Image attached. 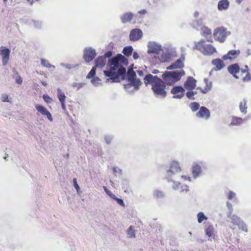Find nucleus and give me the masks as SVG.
Wrapping results in <instances>:
<instances>
[{
	"label": "nucleus",
	"mask_w": 251,
	"mask_h": 251,
	"mask_svg": "<svg viewBox=\"0 0 251 251\" xmlns=\"http://www.w3.org/2000/svg\"><path fill=\"white\" fill-rule=\"evenodd\" d=\"M128 63L127 58L121 54H118L110 59L108 62L109 70L103 71L105 75L109 77L106 79V82H119L120 76L124 80L126 76V69L123 65L126 66Z\"/></svg>",
	"instance_id": "f257e3e1"
},
{
	"label": "nucleus",
	"mask_w": 251,
	"mask_h": 251,
	"mask_svg": "<svg viewBox=\"0 0 251 251\" xmlns=\"http://www.w3.org/2000/svg\"><path fill=\"white\" fill-rule=\"evenodd\" d=\"M145 84L147 85L151 84L152 85V90L156 96L165 98L167 95L165 91L166 85L163 81L157 76L148 74L144 78Z\"/></svg>",
	"instance_id": "f03ea898"
},
{
	"label": "nucleus",
	"mask_w": 251,
	"mask_h": 251,
	"mask_svg": "<svg viewBox=\"0 0 251 251\" xmlns=\"http://www.w3.org/2000/svg\"><path fill=\"white\" fill-rule=\"evenodd\" d=\"M195 48L200 50L204 55H211L216 52L214 47L205 43L204 40H201L195 45Z\"/></svg>",
	"instance_id": "7ed1b4c3"
},
{
	"label": "nucleus",
	"mask_w": 251,
	"mask_h": 251,
	"mask_svg": "<svg viewBox=\"0 0 251 251\" xmlns=\"http://www.w3.org/2000/svg\"><path fill=\"white\" fill-rule=\"evenodd\" d=\"M181 171V168L178 162L173 161L171 162L170 169L166 171V178L169 182L171 180L173 176Z\"/></svg>",
	"instance_id": "20e7f679"
},
{
	"label": "nucleus",
	"mask_w": 251,
	"mask_h": 251,
	"mask_svg": "<svg viewBox=\"0 0 251 251\" xmlns=\"http://www.w3.org/2000/svg\"><path fill=\"white\" fill-rule=\"evenodd\" d=\"M227 217L229 218L231 223L238 226L240 229L247 232L248 228L246 225L238 216L235 214L232 215L230 213H227Z\"/></svg>",
	"instance_id": "39448f33"
},
{
	"label": "nucleus",
	"mask_w": 251,
	"mask_h": 251,
	"mask_svg": "<svg viewBox=\"0 0 251 251\" xmlns=\"http://www.w3.org/2000/svg\"><path fill=\"white\" fill-rule=\"evenodd\" d=\"M207 164L203 161L194 162L192 168L193 176L194 178H197L201 173V168L206 169Z\"/></svg>",
	"instance_id": "423d86ee"
},
{
	"label": "nucleus",
	"mask_w": 251,
	"mask_h": 251,
	"mask_svg": "<svg viewBox=\"0 0 251 251\" xmlns=\"http://www.w3.org/2000/svg\"><path fill=\"white\" fill-rule=\"evenodd\" d=\"M227 36V32L226 28L220 27L215 30L214 32V37L216 40L220 42H223Z\"/></svg>",
	"instance_id": "0eeeda50"
},
{
	"label": "nucleus",
	"mask_w": 251,
	"mask_h": 251,
	"mask_svg": "<svg viewBox=\"0 0 251 251\" xmlns=\"http://www.w3.org/2000/svg\"><path fill=\"white\" fill-rule=\"evenodd\" d=\"M10 50L5 46L0 47V56L1 57V61L3 66L6 65L9 60Z\"/></svg>",
	"instance_id": "6e6552de"
},
{
	"label": "nucleus",
	"mask_w": 251,
	"mask_h": 251,
	"mask_svg": "<svg viewBox=\"0 0 251 251\" xmlns=\"http://www.w3.org/2000/svg\"><path fill=\"white\" fill-rule=\"evenodd\" d=\"M96 54V51L95 49L91 47H87L84 50L83 58L86 62H89L93 60Z\"/></svg>",
	"instance_id": "1a4fd4ad"
},
{
	"label": "nucleus",
	"mask_w": 251,
	"mask_h": 251,
	"mask_svg": "<svg viewBox=\"0 0 251 251\" xmlns=\"http://www.w3.org/2000/svg\"><path fill=\"white\" fill-rule=\"evenodd\" d=\"M148 53L158 54L162 50L161 45L155 42L150 41L148 44Z\"/></svg>",
	"instance_id": "9d476101"
},
{
	"label": "nucleus",
	"mask_w": 251,
	"mask_h": 251,
	"mask_svg": "<svg viewBox=\"0 0 251 251\" xmlns=\"http://www.w3.org/2000/svg\"><path fill=\"white\" fill-rule=\"evenodd\" d=\"M143 36L142 30L139 28H134L130 31L129 39L132 41H138Z\"/></svg>",
	"instance_id": "9b49d317"
},
{
	"label": "nucleus",
	"mask_w": 251,
	"mask_h": 251,
	"mask_svg": "<svg viewBox=\"0 0 251 251\" xmlns=\"http://www.w3.org/2000/svg\"><path fill=\"white\" fill-rule=\"evenodd\" d=\"M196 80L192 76H188L184 83V88L188 90H192L196 86Z\"/></svg>",
	"instance_id": "f8f14e48"
},
{
	"label": "nucleus",
	"mask_w": 251,
	"mask_h": 251,
	"mask_svg": "<svg viewBox=\"0 0 251 251\" xmlns=\"http://www.w3.org/2000/svg\"><path fill=\"white\" fill-rule=\"evenodd\" d=\"M35 107L38 112L40 113L43 115L46 116L50 121H53V118L51 113L46 108L39 104H36Z\"/></svg>",
	"instance_id": "ddd939ff"
},
{
	"label": "nucleus",
	"mask_w": 251,
	"mask_h": 251,
	"mask_svg": "<svg viewBox=\"0 0 251 251\" xmlns=\"http://www.w3.org/2000/svg\"><path fill=\"white\" fill-rule=\"evenodd\" d=\"M197 117L208 120L210 117L209 110L204 106H201L199 111L196 114Z\"/></svg>",
	"instance_id": "4468645a"
},
{
	"label": "nucleus",
	"mask_w": 251,
	"mask_h": 251,
	"mask_svg": "<svg viewBox=\"0 0 251 251\" xmlns=\"http://www.w3.org/2000/svg\"><path fill=\"white\" fill-rule=\"evenodd\" d=\"M184 57L182 56L181 58H179L176 60L175 62L169 66L167 69V70H173L176 69H181L184 67L183 61L184 60Z\"/></svg>",
	"instance_id": "2eb2a0df"
},
{
	"label": "nucleus",
	"mask_w": 251,
	"mask_h": 251,
	"mask_svg": "<svg viewBox=\"0 0 251 251\" xmlns=\"http://www.w3.org/2000/svg\"><path fill=\"white\" fill-rule=\"evenodd\" d=\"M162 77L164 80L163 82L166 85H171L174 83L171 72H165L162 75Z\"/></svg>",
	"instance_id": "dca6fc26"
},
{
	"label": "nucleus",
	"mask_w": 251,
	"mask_h": 251,
	"mask_svg": "<svg viewBox=\"0 0 251 251\" xmlns=\"http://www.w3.org/2000/svg\"><path fill=\"white\" fill-rule=\"evenodd\" d=\"M227 70L228 72L232 74L234 77L236 79H238L239 77L236 75V74L240 72V69L238 64H234L231 65H229Z\"/></svg>",
	"instance_id": "f3484780"
},
{
	"label": "nucleus",
	"mask_w": 251,
	"mask_h": 251,
	"mask_svg": "<svg viewBox=\"0 0 251 251\" xmlns=\"http://www.w3.org/2000/svg\"><path fill=\"white\" fill-rule=\"evenodd\" d=\"M240 50H229L227 54L223 56V59L225 60L227 59H232L235 58L237 55L240 54Z\"/></svg>",
	"instance_id": "a211bd4d"
},
{
	"label": "nucleus",
	"mask_w": 251,
	"mask_h": 251,
	"mask_svg": "<svg viewBox=\"0 0 251 251\" xmlns=\"http://www.w3.org/2000/svg\"><path fill=\"white\" fill-rule=\"evenodd\" d=\"M171 73L174 83L179 81L181 77L185 75V72L183 70L172 71Z\"/></svg>",
	"instance_id": "6ab92c4d"
},
{
	"label": "nucleus",
	"mask_w": 251,
	"mask_h": 251,
	"mask_svg": "<svg viewBox=\"0 0 251 251\" xmlns=\"http://www.w3.org/2000/svg\"><path fill=\"white\" fill-rule=\"evenodd\" d=\"M201 31L202 36L207 39L208 42H212L211 40V30L208 27L205 26H202L201 27Z\"/></svg>",
	"instance_id": "aec40b11"
},
{
	"label": "nucleus",
	"mask_w": 251,
	"mask_h": 251,
	"mask_svg": "<svg viewBox=\"0 0 251 251\" xmlns=\"http://www.w3.org/2000/svg\"><path fill=\"white\" fill-rule=\"evenodd\" d=\"M205 234L209 238H214L215 230L213 225L209 224L206 226L205 228Z\"/></svg>",
	"instance_id": "412c9836"
},
{
	"label": "nucleus",
	"mask_w": 251,
	"mask_h": 251,
	"mask_svg": "<svg viewBox=\"0 0 251 251\" xmlns=\"http://www.w3.org/2000/svg\"><path fill=\"white\" fill-rule=\"evenodd\" d=\"M134 15L131 12H127L120 17L121 22L123 24L130 22L133 19Z\"/></svg>",
	"instance_id": "4be33fe9"
},
{
	"label": "nucleus",
	"mask_w": 251,
	"mask_h": 251,
	"mask_svg": "<svg viewBox=\"0 0 251 251\" xmlns=\"http://www.w3.org/2000/svg\"><path fill=\"white\" fill-rule=\"evenodd\" d=\"M246 121V119H242L240 117L233 116L232 117L231 121L230 124L229 125V126H240L243 123H244Z\"/></svg>",
	"instance_id": "5701e85b"
},
{
	"label": "nucleus",
	"mask_w": 251,
	"mask_h": 251,
	"mask_svg": "<svg viewBox=\"0 0 251 251\" xmlns=\"http://www.w3.org/2000/svg\"><path fill=\"white\" fill-rule=\"evenodd\" d=\"M229 2L227 0H220L218 4V9L220 11L225 10L228 8Z\"/></svg>",
	"instance_id": "b1692460"
},
{
	"label": "nucleus",
	"mask_w": 251,
	"mask_h": 251,
	"mask_svg": "<svg viewBox=\"0 0 251 251\" xmlns=\"http://www.w3.org/2000/svg\"><path fill=\"white\" fill-rule=\"evenodd\" d=\"M128 84L134 87V89L139 90L142 83L139 78H134L127 80Z\"/></svg>",
	"instance_id": "393cba45"
},
{
	"label": "nucleus",
	"mask_w": 251,
	"mask_h": 251,
	"mask_svg": "<svg viewBox=\"0 0 251 251\" xmlns=\"http://www.w3.org/2000/svg\"><path fill=\"white\" fill-rule=\"evenodd\" d=\"M106 63V59L105 57L100 56H99L95 60V66L96 68H102L104 66Z\"/></svg>",
	"instance_id": "a878e982"
},
{
	"label": "nucleus",
	"mask_w": 251,
	"mask_h": 251,
	"mask_svg": "<svg viewBox=\"0 0 251 251\" xmlns=\"http://www.w3.org/2000/svg\"><path fill=\"white\" fill-rule=\"evenodd\" d=\"M239 109L241 113L243 114H246L247 113V100L244 99L242 101L239 103Z\"/></svg>",
	"instance_id": "bb28decb"
},
{
	"label": "nucleus",
	"mask_w": 251,
	"mask_h": 251,
	"mask_svg": "<svg viewBox=\"0 0 251 251\" xmlns=\"http://www.w3.org/2000/svg\"><path fill=\"white\" fill-rule=\"evenodd\" d=\"M212 63L214 66H216V69L215 70L216 71L221 70L225 66L223 62L219 58L213 60Z\"/></svg>",
	"instance_id": "cd10ccee"
},
{
	"label": "nucleus",
	"mask_w": 251,
	"mask_h": 251,
	"mask_svg": "<svg viewBox=\"0 0 251 251\" xmlns=\"http://www.w3.org/2000/svg\"><path fill=\"white\" fill-rule=\"evenodd\" d=\"M184 92L185 89L184 87L180 86H175L171 89V93L174 95Z\"/></svg>",
	"instance_id": "c85d7f7f"
},
{
	"label": "nucleus",
	"mask_w": 251,
	"mask_h": 251,
	"mask_svg": "<svg viewBox=\"0 0 251 251\" xmlns=\"http://www.w3.org/2000/svg\"><path fill=\"white\" fill-rule=\"evenodd\" d=\"M157 57L162 62H167L170 59L169 54L166 52H163L160 57L157 56H154V58H156Z\"/></svg>",
	"instance_id": "c756f323"
},
{
	"label": "nucleus",
	"mask_w": 251,
	"mask_h": 251,
	"mask_svg": "<svg viewBox=\"0 0 251 251\" xmlns=\"http://www.w3.org/2000/svg\"><path fill=\"white\" fill-rule=\"evenodd\" d=\"M124 89L126 92L129 94H133L135 91L138 90L134 89V87L128 83L124 85Z\"/></svg>",
	"instance_id": "7c9ffc66"
},
{
	"label": "nucleus",
	"mask_w": 251,
	"mask_h": 251,
	"mask_svg": "<svg viewBox=\"0 0 251 251\" xmlns=\"http://www.w3.org/2000/svg\"><path fill=\"white\" fill-rule=\"evenodd\" d=\"M133 50V48L129 46L125 47L123 50V53L126 56H130Z\"/></svg>",
	"instance_id": "2f4dec72"
},
{
	"label": "nucleus",
	"mask_w": 251,
	"mask_h": 251,
	"mask_svg": "<svg viewBox=\"0 0 251 251\" xmlns=\"http://www.w3.org/2000/svg\"><path fill=\"white\" fill-rule=\"evenodd\" d=\"M57 98L59 100L60 102L65 101L66 98L65 94L60 88H58L57 90Z\"/></svg>",
	"instance_id": "473e14b6"
},
{
	"label": "nucleus",
	"mask_w": 251,
	"mask_h": 251,
	"mask_svg": "<svg viewBox=\"0 0 251 251\" xmlns=\"http://www.w3.org/2000/svg\"><path fill=\"white\" fill-rule=\"evenodd\" d=\"M126 233L127 234L128 237L129 238L135 237V232L134 230V227L133 226H131L129 227L126 231Z\"/></svg>",
	"instance_id": "72a5a7b5"
},
{
	"label": "nucleus",
	"mask_w": 251,
	"mask_h": 251,
	"mask_svg": "<svg viewBox=\"0 0 251 251\" xmlns=\"http://www.w3.org/2000/svg\"><path fill=\"white\" fill-rule=\"evenodd\" d=\"M202 21L201 19L194 20L192 23V26L195 28H198L202 26Z\"/></svg>",
	"instance_id": "f704fd0d"
},
{
	"label": "nucleus",
	"mask_w": 251,
	"mask_h": 251,
	"mask_svg": "<svg viewBox=\"0 0 251 251\" xmlns=\"http://www.w3.org/2000/svg\"><path fill=\"white\" fill-rule=\"evenodd\" d=\"M127 80L137 78L135 72L132 69H129L127 70Z\"/></svg>",
	"instance_id": "c9c22d12"
},
{
	"label": "nucleus",
	"mask_w": 251,
	"mask_h": 251,
	"mask_svg": "<svg viewBox=\"0 0 251 251\" xmlns=\"http://www.w3.org/2000/svg\"><path fill=\"white\" fill-rule=\"evenodd\" d=\"M91 82L94 86L96 87L101 85V80L98 77L92 78Z\"/></svg>",
	"instance_id": "e433bc0d"
},
{
	"label": "nucleus",
	"mask_w": 251,
	"mask_h": 251,
	"mask_svg": "<svg viewBox=\"0 0 251 251\" xmlns=\"http://www.w3.org/2000/svg\"><path fill=\"white\" fill-rule=\"evenodd\" d=\"M197 218L198 222L200 224L204 220H207V217L202 212H200L197 214Z\"/></svg>",
	"instance_id": "4c0bfd02"
},
{
	"label": "nucleus",
	"mask_w": 251,
	"mask_h": 251,
	"mask_svg": "<svg viewBox=\"0 0 251 251\" xmlns=\"http://www.w3.org/2000/svg\"><path fill=\"white\" fill-rule=\"evenodd\" d=\"M197 94V91H193L192 90H188L186 93V97L189 100H194L195 98L194 96Z\"/></svg>",
	"instance_id": "58836bf2"
},
{
	"label": "nucleus",
	"mask_w": 251,
	"mask_h": 251,
	"mask_svg": "<svg viewBox=\"0 0 251 251\" xmlns=\"http://www.w3.org/2000/svg\"><path fill=\"white\" fill-rule=\"evenodd\" d=\"M41 64L44 67L46 68H52L53 69L55 68V66L51 65L48 60L44 59H41Z\"/></svg>",
	"instance_id": "ea45409f"
},
{
	"label": "nucleus",
	"mask_w": 251,
	"mask_h": 251,
	"mask_svg": "<svg viewBox=\"0 0 251 251\" xmlns=\"http://www.w3.org/2000/svg\"><path fill=\"white\" fill-rule=\"evenodd\" d=\"M190 107L193 112H196L200 108V104L198 102H193L190 103Z\"/></svg>",
	"instance_id": "a19ab883"
},
{
	"label": "nucleus",
	"mask_w": 251,
	"mask_h": 251,
	"mask_svg": "<svg viewBox=\"0 0 251 251\" xmlns=\"http://www.w3.org/2000/svg\"><path fill=\"white\" fill-rule=\"evenodd\" d=\"M96 67L94 66L88 73V75L86 76L87 78L90 79L94 77V76L96 74Z\"/></svg>",
	"instance_id": "79ce46f5"
},
{
	"label": "nucleus",
	"mask_w": 251,
	"mask_h": 251,
	"mask_svg": "<svg viewBox=\"0 0 251 251\" xmlns=\"http://www.w3.org/2000/svg\"><path fill=\"white\" fill-rule=\"evenodd\" d=\"M153 196L156 198H161L164 196V193L162 191L156 190L153 192Z\"/></svg>",
	"instance_id": "37998d69"
},
{
	"label": "nucleus",
	"mask_w": 251,
	"mask_h": 251,
	"mask_svg": "<svg viewBox=\"0 0 251 251\" xmlns=\"http://www.w3.org/2000/svg\"><path fill=\"white\" fill-rule=\"evenodd\" d=\"M74 186L75 189L76 190L77 193L78 195H80L82 193V192L80 191V189L79 188V185H78L76 181V179L74 178L73 179Z\"/></svg>",
	"instance_id": "c03bdc74"
},
{
	"label": "nucleus",
	"mask_w": 251,
	"mask_h": 251,
	"mask_svg": "<svg viewBox=\"0 0 251 251\" xmlns=\"http://www.w3.org/2000/svg\"><path fill=\"white\" fill-rule=\"evenodd\" d=\"M34 26L36 28H40L42 26V22L39 21H32Z\"/></svg>",
	"instance_id": "a18cd8bd"
},
{
	"label": "nucleus",
	"mask_w": 251,
	"mask_h": 251,
	"mask_svg": "<svg viewBox=\"0 0 251 251\" xmlns=\"http://www.w3.org/2000/svg\"><path fill=\"white\" fill-rule=\"evenodd\" d=\"M170 181H171V180ZM171 181H172L173 183L172 185L173 189L175 190H178L180 187V183L179 182L173 181L172 179Z\"/></svg>",
	"instance_id": "49530a36"
},
{
	"label": "nucleus",
	"mask_w": 251,
	"mask_h": 251,
	"mask_svg": "<svg viewBox=\"0 0 251 251\" xmlns=\"http://www.w3.org/2000/svg\"><path fill=\"white\" fill-rule=\"evenodd\" d=\"M113 138V136L112 135H105V136H104L105 141L107 144H110Z\"/></svg>",
	"instance_id": "de8ad7c7"
},
{
	"label": "nucleus",
	"mask_w": 251,
	"mask_h": 251,
	"mask_svg": "<svg viewBox=\"0 0 251 251\" xmlns=\"http://www.w3.org/2000/svg\"><path fill=\"white\" fill-rule=\"evenodd\" d=\"M204 81L206 84V87L208 88L209 90H211L212 86V83L211 81H209L208 79L204 78Z\"/></svg>",
	"instance_id": "09e8293b"
},
{
	"label": "nucleus",
	"mask_w": 251,
	"mask_h": 251,
	"mask_svg": "<svg viewBox=\"0 0 251 251\" xmlns=\"http://www.w3.org/2000/svg\"><path fill=\"white\" fill-rule=\"evenodd\" d=\"M60 65L63 67H64L66 68L69 69V70L75 68L76 66V65H71V64H65L63 63H61L60 64Z\"/></svg>",
	"instance_id": "8fccbe9b"
},
{
	"label": "nucleus",
	"mask_w": 251,
	"mask_h": 251,
	"mask_svg": "<svg viewBox=\"0 0 251 251\" xmlns=\"http://www.w3.org/2000/svg\"><path fill=\"white\" fill-rule=\"evenodd\" d=\"M113 172L116 174L119 175H122V171L121 169H120L118 167H115L113 168Z\"/></svg>",
	"instance_id": "3c124183"
},
{
	"label": "nucleus",
	"mask_w": 251,
	"mask_h": 251,
	"mask_svg": "<svg viewBox=\"0 0 251 251\" xmlns=\"http://www.w3.org/2000/svg\"><path fill=\"white\" fill-rule=\"evenodd\" d=\"M184 96V92L180 93V94H177L176 95H174L173 96V99H182Z\"/></svg>",
	"instance_id": "603ef678"
},
{
	"label": "nucleus",
	"mask_w": 251,
	"mask_h": 251,
	"mask_svg": "<svg viewBox=\"0 0 251 251\" xmlns=\"http://www.w3.org/2000/svg\"><path fill=\"white\" fill-rule=\"evenodd\" d=\"M114 200H115L119 204H120V205H121L123 207H125V203L124 202V201H123V200L118 198L116 197L114 199Z\"/></svg>",
	"instance_id": "864d4df0"
},
{
	"label": "nucleus",
	"mask_w": 251,
	"mask_h": 251,
	"mask_svg": "<svg viewBox=\"0 0 251 251\" xmlns=\"http://www.w3.org/2000/svg\"><path fill=\"white\" fill-rule=\"evenodd\" d=\"M1 100L3 102H9L8 96L5 94H2L1 97Z\"/></svg>",
	"instance_id": "5fc2aeb1"
},
{
	"label": "nucleus",
	"mask_w": 251,
	"mask_h": 251,
	"mask_svg": "<svg viewBox=\"0 0 251 251\" xmlns=\"http://www.w3.org/2000/svg\"><path fill=\"white\" fill-rule=\"evenodd\" d=\"M84 85V83H74L73 84L74 87H76L78 90L82 88Z\"/></svg>",
	"instance_id": "6e6d98bb"
},
{
	"label": "nucleus",
	"mask_w": 251,
	"mask_h": 251,
	"mask_svg": "<svg viewBox=\"0 0 251 251\" xmlns=\"http://www.w3.org/2000/svg\"><path fill=\"white\" fill-rule=\"evenodd\" d=\"M43 98L46 103H50L51 100L50 97L47 95H44L43 96Z\"/></svg>",
	"instance_id": "4d7b16f0"
},
{
	"label": "nucleus",
	"mask_w": 251,
	"mask_h": 251,
	"mask_svg": "<svg viewBox=\"0 0 251 251\" xmlns=\"http://www.w3.org/2000/svg\"><path fill=\"white\" fill-rule=\"evenodd\" d=\"M251 79V75L250 73H247L246 75L243 78V80L244 82H247Z\"/></svg>",
	"instance_id": "13d9d810"
},
{
	"label": "nucleus",
	"mask_w": 251,
	"mask_h": 251,
	"mask_svg": "<svg viewBox=\"0 0 251 251\" xmlns=\"http://www.w3.org/2000/svg\"><path fill=\"white\" fill-rule=\"evenodd\" d=\"M16 82L18 84H22L23 79L20 75H18L16 78Z\"/></svg>",
	"instance_id": "bf43d9fd"
},
{
	"label": "nucleus",
	"mask_w": 251,
	"mask_h": 251,
	"mask_svg": "<svg viewBox=\"0 0 251 251\" xmlns=\"http://www.w3.org/2000/svg\"><path fill=\"white\" fill-rule=\"evenodd\" d=\"M226 205H227V207L229 210V212L227 213L231 214L232 210H233L232 204L230 202H227Z\"/></svg>",
	"instance_id": "052dcab7"
},
{
	"label": "nucleus",
	"mask_w": 251,
	"mask_h": 251,
	"mask_svg": "<svg viewBox=\"0 0 251 251\" xmlns=\"http://www.w3.org/2000/svg\"><path fill=\"white\" fill-rule=\"evenodd\" d=\"M235 195L236 194L235 193L233 192L232 191H230L228 194L227 198L229 200H231L232 199L235 197Z\"/></svg>",
	"instance_id": "680f3d73"
},
{
	"label": "nucleus",
	"mask_w": 251,
	"mask_h": 251,
	"mask_svg": "<svg viewBox=\"0 0 251 251\" xmlns=\"http://www.w3.org/2000/svg\"><path fill=\"white\" fill-rule=\"evenodd\" d=\"M112 55V52L111 51H107L104 55L103 56L105 57V59L106 58H109Z\"/></svg>",
	"instance_id": "e2e57ef3"
},
{
	"label": "nucleus",
	"mask_w": 251,
	"mask_h": 251,
	"mask_svg": "<svg viewBox=\"0 0 251 251\" xmlns=\"http://www.w3.org/2000/svg\"><path fill=\"white\" fill-rule=\"evenodd\" d=\"M181 188V192H187L189 191L188 186L187 185L182 186Z\"/></svg>",
	"instance_id": "0e129e2a"
},
{
	"label": "nucleus",
	"mask_w": 251,
	"mask_h": 251,
	"mask_svg": "<svg viewBox=\"0 0 251 251\" xmlns=\"http://www.w3.org/2000/svg\"><path fill=\"white\" fill-rule=\"evenodd\" d=\"M245 69H240V72H241L242 74H244L246 73H248V66L246 65L245 66Z\"/></svg>",
	"instance_id": "69168bd1"
},
{
	"label": "nucleus",
	"mask_w": 251,
	"mask_h": 251,
	"mask_svg": "<svg viewBox=\"0 0 251 251\" xmlns=\"http://www.w3.org/2000/svg\"><path fill=\"white\" fill-rule=\"evenodd\" d=\"M106 194L113 200L116 197L115 195L113 194L110 191H108Z\"/></svg>",
	"instance_id": "338daca9"
},
{
	"label": "nucleus",
	"mask_w": 251,
	"mask_h": 251,
	"mask_svg": "<svg viewBox=\"0 0 251 251\" xmlns=\"http://www.w3.org/2000/svg\"><path fill=\"white\" fill-rule=\"evenodd\" d=\"M199 89H200L201 91L203 93V94H206L207 93L208 91H209L210 90L208 89V88L205 87L204 88V89H202L201 88H199Z\"/></svg>",
	"instance_id": "774afa93"
}]
</instances>
